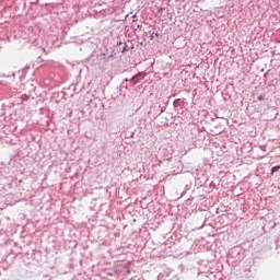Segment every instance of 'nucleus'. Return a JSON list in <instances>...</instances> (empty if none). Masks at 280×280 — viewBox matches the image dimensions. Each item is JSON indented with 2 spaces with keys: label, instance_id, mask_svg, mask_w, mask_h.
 Instances as JSON below:
<instances>
[{
  "label": "nucleus",
  "instance_id": "nucleus-1",
  "mask_svg": "<svg viewBox=\"0 0 280 280\" xmlns=\"http://www.w3.org/2000/svg\"><path fill=\"white\" fill-rule=\"evenodd\" d=\"M280 170V166H273L271 168V175H273L276 172H278Z\"/></svg>",
  "mask_w": 280,
  "mask_h": 280
},
{
  "label": "nucleus",
  "instance_id": "nucleus-2",
  "mask_svg": "<svg viewBox=\"0 0 280 280\" xmlns=\"http://www.w3.org/2000/svg\"><path fill=\"white\" fill-rule=\"evenodd\" d=\"M258 101H264V96H257Z\"/></svg>",
  "mask_w": 280,
  "mask_h": 280
}]
</instances>
